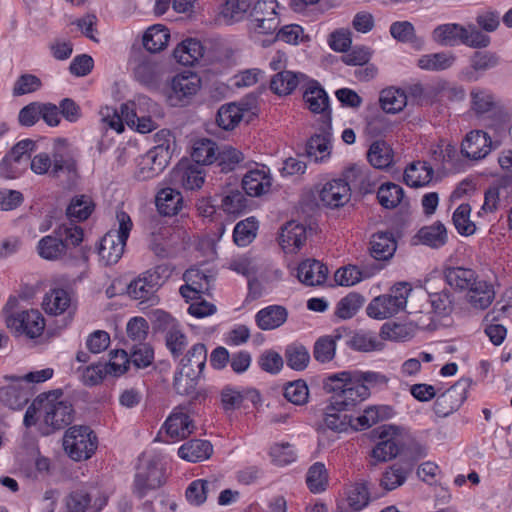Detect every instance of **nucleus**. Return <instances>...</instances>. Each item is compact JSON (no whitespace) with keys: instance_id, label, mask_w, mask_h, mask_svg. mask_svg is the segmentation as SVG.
Listing matches in <instances>:
<instances>
[{"instance_id":"nucleus-25","label":"nucleus","mask_w":512,"mask_h":512,"mask_svg":"<svg viewBox=\"0 0 512 512\" xmlns=\"http://www.w3.org/2000/svg\"><path fill=\"white\" fill-rule=\"evenodd\" d=\"M306 241L305 227L296 222H288L281 230L279 243L287 253H295Z\"/></svg>"},{"instance_id":"nucleus-5","label":"nucleus","mask_w":512,"mask_h":512,"mask_svg":"<svg viewBox=\"0 0 512 512\" xmlns=\"http://www.w3.org/2000/svg\"><path fill=\"white\" fill-rule=\"evenodd\" d=\"M118 230L108 231L101 239L98 254L105 265L116 264L122 257L127 239L133 227L130 216L119 211L116 214Z\"/></svg>"},{"instance_id":"nucleus-26","label":"nucleus","mask_w":512,"mask_h":512,"mask_svg":"<svg viewBox=\"0 0 512 512\" xmlns=\"http://www.w3.org/2000/svg\"><path fill=\"white\" fill-rule=\"evenodd\" d=\"M288 318V311L281 305H269L259 310L255 322L261 330H273L282 326Z\"/></svg>"},{"instance_id":"nucleus-30","label":"nucleus","mask_w":512,"mask_h":512,"mask_svg":"<svg viewBox=\"0 0 512 512\" xmlns=\"http://www.w3.org/2000/svg\"><path fill=\"white\" fill-rule=\"evenodd\" d=\"M397 248L393 234L390 232L375 233L370 241L371 257L378 261L390 259Z\"/></svg>"},{"instance_id":"nucleus-14","label":"nucleus","mask_w":512,"mask_h":512,"mask_svg":"<svg viewBox=\"0 0 512 512\" xmlns=\"http://www.w3.org/2000/svg\"><path fill=\"white\" fill-rule=\"evenodd\" d=\"M165 482L164 472L156 463L150 462L135 474L133 493L140 499L150 491L160 488Z\"/></svg>"},{"instance_id":"nucleus-41","label":"nucleus","mask_w":512,"mask_h":512,"mask_svg":"<svg viewBox=\"0 0 512 512\" xmlns=\"http://www.w3.org/2000/svg\"><path fill=\"white\" fill-rule=\"evenodd\" d=\"M499 64V57L496 53L490 51H477L470 57V66L472 71L468 72L467 79L469 81H476L478 76L477 72H485L495 68Z\"/></svg>"},{"instance_id":"nucleus-58","label":"nucleus","mask_w":512,"mask_h":512,"mask_svg":"<svg viewBox=\"0 0 512 512\" xmlns=\"http://www.w3.org/2000/svg\"><path fill=\"white\" fill-rule=\"evenodd\" d=\"M409 472V469L394 464L383 473L380 485L387 491L394 490L406 481Z\"/></svg>"},{"instance_id":"nucleus-33","label":"nucleus","mask_w":512,"mask_h":512,"mask_svg":"<svg viewBox=\"0 0 512 512\" xmlns=\"http://www.w3.org/2000/svg\"><path fill=\"white\" fill-rule=\"evenodd\" d=\"M155 202L160 214L173 216L182 209L183 197L180 191L165 187L157 193Z\"/></svg>"},{"instance_id":"nucleus-6","label":"nucleus","mask_w":512,"mask_h":512,"mask_svg":"<svg viewBox=\"0 0 512 512\" xmlns=\"http://www.w3.org/2000/svg\"><path fill=\"white\" fill-rule=\"evenodd\" d=\"M412 287L408 282L394 284L389 292L375 297L367 306L368 316L375 319H387L406 308Z\"/></svg>"},{"instance_id":"nucleus-18","label":"nucleus","mask_w":512,"mask_h":512,"mask_svg":"<svg viewBox=\"0 0 512 512\" xmlns=\"http://www.w3.org/2000/svg\"><path fill=\"white\" fill-rule=\"evenodd\" d=\"M348 179H333L324 184L319 197L323 205L330 208L344 206L351 197V189Z\"/></svg>"},{"instance_id":"nucleus-42","label":"nucleus","mask_w":512,"mask_h":512,"mask_svg":"<svg viewBox=\"0 0 512 512\" xmlns=\"http://www.w3.org/2000/svg\"><path fill=\"white\" fill-rule=\"evenodd\" d=\"M456 60L452 52H438L422 55L417 64L421 69L428 71H442L450 68Z\"/></svg>"},{"instance_id":"nucleus-59","label":"nucleus","mask_w":512,"mask_h":512,"mask_svg":"<svg viewBox=\"0 0 512 512\" xmlns=\"http://www.w3.org/2000/svg\"><path fill=\"white\" fill-rule=\"evenodd\" d=\"M175 177L179 178L182 186L188 190L199 189L204 183L203 171L197 166L178 169Z\"/></svg>"},{"instance_id":"nucleus-21","label":"nucleus","mask_w":512,"mask_h":512,"mask_svg":"<svg viewBox=\"0 0 512 512\" xmlns=\"http://www.w3.org/2000/svg\"><path fill=\"white\" fill-rule=\"evenodd\" d=\"M383 265L372 263L363 265L361 268L355 265H348L335 272L334 279L338 285L353 286L363 279H367L378 273Z\"/></svg>"},{"instance_id":"nucleus-61","label":"nucleus","mask_w":512,"mask_h":512,"mask_svg":"<svg viewBox=\"0 0 512 512\" xmlns=\"http://www.w3.org/2000/svg\"><path fill=\"white\" fill-rule=\"evenodd\" d=\"M222 209L232 215L243 213L248 207V199L240 190H232L221 200Z\"/></svg>"},{"instance_id":"nucleus-7","label":"nucleus","mask_w":512,"mask_h":512,"mask_svg":"<svg viewBox=\"0 0 512 512\" xmlns=\"http://www.w3.org/2000/svg\"><path fill=\"white\" fill-rule=\"evenodd\" d=\"M97 445V436L85 425L70 427L63 437L64 450L75 461L89 459L95 453Z\"/></svg>"},{"instance_id":"nucleus-20","label":"nucleus","mask_w":512,"mask_h":512,"mask_svg":"<svg viewBox=\"0 0 512 512\" xmlns=\"http://www.w3.org/2000/svg\"><path fill=\"white\" fill-rule=\"evenodd\" d=\"M491 151V139L488 134L481 130L468 133L461 144L462 154L473 160L486 157Z\"/></svg>"},{"instance_id":"nucleus-4","label":"nucleus","mask_w":512,"mask_h":512,"mask_svg":"<svg viewBox=\"0 0 512 512\" xmlns=\"http://www.w3.org/2000/svg\"><path fill=\"white\" fill-rule=\"evenodd\" d=\"M169 276L168 265H157L132 280L127 286V294L130 298L139 300L141 304L155 306L160 301L157 291Z\"/></svg>"},{"instance_id":"nucleus-56","label":"nucleus","mask_w":512,"mask_h":512,"mask_svg":"<svg viewBox=\"0 0 512 512\" xmlns=\"http://www.w3.org/2000/svg\"><path fill=\"white\" fill-rule=\"evenodd\" d=\"M257 222L254 217L238 222L233 231L234 242L241 247L250 244L256 237Z\"/></svg>"},{"instance_id":"nucleus-3","label":"nucleus","mask_w":512,"mask_h":512,"mask_svg":"<svg viewBox=\"0 0 512 512\" xmlns=\"http://www.w3.org/2000/svg\"><path fill=\"white\" fill-rule=\"evenodd\" d=\"M31 170L37 175L48 174L58 177L60 173H75L77 163L65 138L54 141L51 155L46 152L36 154L30 161Z\"/></svg>"},{"instance_id":"nucleus-40","label":"nucleus","mask_w":512,"mask_h":512,"mask_svg":"<svg viewBox=\"0 0 512 512\" xmlns=\"http://www.w3.org/2000/svg\"><path fill=\"white\" fill-rule=\"evenodd\" d=\"M446 282L459 290H469L478 278L476 272L469 268L449 267L445 269Z\"/></svg>"},{"instance_id":"nucleus-17","label":"nucleus","mask_w":512,"mask_h":512,"mask_svg":"<svg viewBox=\"0 0 512 512\" xmlns=\"http://www.w3.org/2000/svg\"><path fill=\"white\" fill-rule=\"evenodd\" d=\"M381 441L373 448L371 456L376 462H386L396 457L400 451L397 427L384 425L378 428Z\"/></svg>"},{"instance_id":"nucleus-50","label":"nucleus","mask_w":512,"mask_h":512,"mask_svg":"<svg viewBox=\"0 0 512 512\" xmlns=\"http://www.w3.org/2000/svg\"><path fill=\"white\" fill-rule=\"evenodd\" d=\"M287 365L296 371L304 370L310 362V354L302 344H290L285 349Z\"/></svg>"},{"instance_id":"nucleus-53","label":"nucleus","mask_w":512,"mask_h":512,"mask_svg":"<svg viewBox=\"0 0 512 512\" xmlns=\"http://www.w3.org/2000/svg\"><path fill=\"white\" fill-rule=\"evenodd\" d=\"M250 7L248 0H226L220 14L226 23L232 24L242 20Z\"/></svg>"},{"instance_id":"nucleus-24","label":"nucleus","mask_w":512,"mask_h":512,"mask_svg":"<svg viewBox=\"0 0 512 512\" xmlns=\"http://www.w3.org/2000/svg\"><path fill=\"white\" fill-rule=\"evenodd\" d=\"M328 269L315 259L302 261L297 268L298 280L306 286H318L327 279Z\"/></svg>"},{"instance_id":"nucleus-49","label":"nucleus","mask_w":512,"mask_h":512,"mask_svg":"<svg viewBox=\"0 0 512 512\" xmlns=\"http://www.w3.org/2000/svg\"><path fill=\"white\" fill-rule=\"evenodd\" d=\"M380 104L387 113H398L407 104V97L404 91L396 88H387L381 91Z\"/></svg>"},{"instance_id":"nucleus-52","label":"nucleus","mask_w":512,"mask_h":512,"mask_svg":"<svg viewBox=\"0 0 512 512\" xmlns=\"http://www.w3.org/2000/svg\"><path fill=\"white\" fill-rule=\"evenodd\" d=\"M217 145L210 139H201L194 144L192 158L196 163L207 165L217 160Z\"/></svg>"},{"instance_id":"nucleus-64","label":"nucleus","mask_w":512,"mask_h":512,"mask_svg":"<svg viewBox=\"0 0 512 512\" xmlns=\"http://www.w3.org/2000/svg\"><path fill=\"white\" fill-rule=\"evenodd\" d=\"M472 109L477 114H484L491 111L495 105L493 94L486 89L474 88L471 93Z\"/></svg>"},{"instance_id":"nucleus-43","label":"nucleus","mask_w":512,"mask_h":512,"mask_svg":"<svg viewBox=\"0 0 512 512\" xmlns=\"http://www.w3.org/2000/svg\"><path fill=\"white\" fill-rule=\"evenodd\" d=\"M201 377L198 370L195 372L177 368L173 379L174 390L179 395H191L195 392Z\"/></svg>"},{"instance_id":"nucleus-27","label":"nucleus","mask_w":512,"mask_h":512,"mask_svg":"<svg viewBox=\"0 0 512 512\" xmlns=\"http://www.w3.org/2000/svg\"><path fill=\"white\" fill-rule=\"evenodd\" d=\"M394 415V410L388 405H374L367 407L363 414L353 418V429L365 430L377 424L380 421L390 419Z\"/></svg>"},{"instance_id":"nucleus-34","label":"nucleus","mask_w":512,"mask_h":512,"mask_svg":"<svg viewBox=\"0 0 512 512\" xmlns=\"http://www.w3.org/2000/svg\"><path fill=\"white\" fill-rule=\"evenodd\" d=\"M434 175L432 166L425 161L411 163L404 172V182L410 187H422L428 185Z\"/></svg>"},{"instance_id":"nucleus-1","label":"nucleus","mask_w":512,"mask_h":512,"mask_svg":"<svg viewBox=\"0 0 512 512\" xmlns=\"http://www.w3.org/2000/svg\"><path fill=\"white\" fill-rule=\"evenodd\" d=\"M83 241V229L70 223L59 226L51 235L44 236L37 244L41 258L49 261H70L76 257V247Z\"/></svg>"},{"instance_id":"nucleus-54","label":"nucleus","mask_w":512,"mask_h":512,"mask_svg":"<svg viewBox=\"0 0 512 512\" xmlns=\"http://www.w3.org/2000/svg\"><path fill=\"white\" fill-rule=\"evenodd\" d=\"M471 207L467 203L459 205L453 213L452 220L458 233L470 236L475 233L476 225L470 220Z\"/></svg>"},{"instance_id":"nucleus-28","label":"nucleus","mask_w":512,"mask_h":512,"mask_svg":"<svg viewBox=\"0 0 512 512\" xmlns=\"http://www.w3.org/2000/svg\"><path fill=\"white\" fill-rule=\"evenodd\" d=\"M29 401V391L19 379L0 388V402L12 410L22 409Z\"/></svg>"},{"instance_id":"nucleus-45","label":"nucleus","mask_w":512,"mask_h":512,"mask_svg":"<svg viewBox=\"0 0 512 512\" xmlns=\"http://www.w3.org/2000/svg\"><path fill=\"white\" fill-rule=\"evenodd\" d=\"M367 158L373 167L385 169L393 162V151L386 142L375 141L368 150Z\"/></svg>"},{"instance_id":"nucleus-47","label":"nucleus","mask_w":512,"mask_h":512,"mask_svg":"<svg viewBox=\"0 0 512 512\" xmlns=\"http://www.w3.org/2000/svg\"><path fill=\"white\" fill-rule=\"evenodd\" d=\"M244 109L236 103L222 105L216 115V123L224 130L234 129L242 120Z\"/></svg>"},{"instance_id":"nucleus-19","label":"nucleus","mask_w":512,"mask_h":512,"mask_svg":"<svg viewBox=\"0 0 512 512\" xmlns=\"http://www.w3.org/2000/svg\"><path fill=\"white\" fill-rule=\"evenodd\" d=\"M272 177L266 166L249 170L242 178V188L251 197H260L271 190Z\"/></svg>"},{"instance_id":"nucleus-62","label":"nucleus","mask_w":512,"mask_h":512,"mask_svg":"<svg viewBox=\"0 0 512 512\" xmlns=\"http://www.w3.org/2000/svg\"><path fill=\"white\" fill-rule=\"evenodd\" d=\"M165 342L167 349L174 358L180 357L188 345L187 336L180 325L174 329L172 328V330L165 335Z\"/></svg>"},{"instance_id":"nucleus-35","label":"nucleus","mask_w":512,"mask_h":512,"mask_svg":"<svg viewBox=\"0 0 512 512\" xmlns=\"http://www.w3.org/2000/svg\"><path fill=\"white\" fill-rule=\"evenodd\" d=\"M494 297L495 291L493 286L487 281L478 278L467 293L469 303L477 309H486L489 307Z\"/></svg>"},{"instance_id":"nucleus-31","label":"nucleus","mask_w":512,"mask_h":512,"mask_svg":"<svg viewBox=\"0 0 512 512\" xmlns=\"http://www.w3.org/2000/svg\"><path fill=\"white\" fill-rule=\"evenodd\" d=\"M213 453V446L207 440L193 439L178 449V456L188 462L196 463L207 460Z\"/></svg>"},{"instance_id":"nucleus-12","label":"nucleus","mask_w":512,"mask_h":512,"mask_svg":"<svg viewBox=\"0 0 512 512\" xmlns=\"http://www.w3.org/2000/svg\"><path fill=\"white\" fill-rule=\"evenodd\" d=\"M276 0H257L252 7L251 17L254 30L259 34H273L279 26Z\"/></svg>"},{"instance_id":"nucleus-15","label":"nucleus","mask_w":512,"mask_h":512,"mask_svg":"<svg viewBox=\"0 0 512 512\" xmlns=\"http://www.w3.org/2000/svg\"><path fill=\"white\" fill-rule=\"evenodd\" d=\"M168 163L167 148L153 147L140 158L135 177L140 181L151 179L163 171Z\"/></svg>"},{"instance_id":"nucleus-29","label":"nucleus","mask_w":512,"mask_h":512,"mask_svg":"<svg viewBox=\"0 0 512 512\" xmlns=\"http://www.w3.org/2000/svg\"><path fill=\"white\" fill-rule=\"evenodd\" d=\"M465 26L457 23H446L435 27L431 33L432 40L443 47H454L462 44Z\"/></svg>"},{"instance_id":"nucleus-13","label":"nucleus","mask_w":512,"mask_h":512,"mask_svg":"<svg viewBox=\"0 0 512 512\" xmlns=\"http://www.w3.org/2000/svg\"><path fill=\"white\" fill-rule=\"evenodd\" d=\"M183 280L185 284L179 292L188 302L200 298L201 294H209L214 276L198 267H191L184 272Z\"/></svg>"},{"instance_id":"nucleus-48","label":"nucleus","mask_w":512,"mask_h":512,"mask_svg":"<svg viewBox=\"0 0 512 512\" xmlns=\"http://www.w3.org/2000/svg\"><path fill=\"white\" fill-rule=\"evenodd\" d=\"M404 197L403 188L395 183H383L377 191L379 204L386 209L396 208Z\"/></svg>"},{"instance_id":"nucleus-57","label":"nucleus","mask_w":512,"mask_h":512,"mask_svg":"<svg viewBox=\"0 0 512 512\" xmlns=\"http://www.w3.org/2000/svg\"><path fill=\"white\" fill-rule=\"evenodd\" d=\"M93 209L94 205L91 199L87 196L81 195L72 199L66 213L71 221H83L91 215Z\"/></svg>"},{"instance_id":"nucleus-9","label":"nucleus","mask_w":512,"mask_h":512,"mask_svg":"<svg viewBox=\"0 0 512 512\" xmlns=\"http://www.w3.org/2000/svg\"><path fill=\"white\" fill-rule=\"evenodd\" d=\"M5 322L14 334L30 339L41 336L46 325L43 315L36 309L15 310L5 317Z\"/></svg>"},{"instance_id":"nucleus-60","label":"nucleus","mask_w":512,"mask_h":512,"mask_svg":"<svg viewBox=\"0 0 512 512\" xmlns=\"http://www.w3.org/2000/svg\"><path fill=\"white\" fill-rule=\"evenodd\" d=\"M349 346L358 351L370 352L382 349V342L378 340L373 332H359L351 337Z\"/></svg>"},{"instance_id":"nucleus-44","label":"nucleus","mask_w":512,"mask_h":512,"mask_svg":"<svg viewBox=\"0 0 512 512\" xmlns=\"http://www.w3.org/2000/svg\"><path fill=\"white\" fill-rule=\"evenodd\" d=\"M417 237L419 241L432 248H439L447 242V231L445 226L437 221L430 226L422 227Z\"/></svg>"},{"instance_id":"nucleus-2","label":"nucleus","mask_w":512,"mask_h":512,"mask_svg":"<svg viewBox=\"0 0 512 512\" xmlns=\"http://www.w3.org/2000/svg\"><path fill=\"white\" fill-rule=\"evenodd\" d=\"M322 387L326 393L333 394L331 399L336 405L346 410L370 396L369 386L360 382L354 373L348 371L324 378Z\"/></svg>"},{"instance_id":"nucleus-38","label":"nucleus","mask_w":512,"mask_h":512,"mask_svg":"<svg viewBox=\"0 0 512 512\" xmlns=\"http://www.w3.org/2000/svg\"><path fill=\"white\" fill-rule=\"evenodd\" d=\"M303 98L313 113H324L329 109V97L316 81L309 82Z\"/></svg>"},{"instance_id":"nucleus-63","label":"nucleus","mask_w":512,"mask_h":512,"mask_svg":"<svg viewBox=\"0 0 512 512\" xmlns=\"http://www.w3.org/2000/svg\"><path fill=\"white\" fill-rule=\"evenodd\" d=\"M69 512H96L91 505V496L85 490H76L69 494L66 501Z\"/></svg>"},{"instance_id":"nucleus-16","label":"nucleus","mask_w":512,"mask_h":512,"mask_svg":"<svg viewBox=\"0 0 512 512\" xmlns=\"http://www.w3.org/2000/svg\"><path fill=\"white\" fill-rule=\"evenodd\" d=\"M162 429H164L166 436L172 441H180L186 439L193 433L195 425L189 415L184 412V408L178 406L173 409L171 414L164 422Z\"/></svg>"},{"instance_id":"nucleus-10","label":"nucleus","mask_w":512,"mask_h":512,"mask_svg":"<svg viewBox=\"0 0 512 512\" xmlns=\"http://www.w3.org/2000/svg\"><path fill=\"white\" fill-rule=\"evenodd\" d=\"M201 87V79L195 73H182L172 79L168 101L171 106L188 105Z\"/></svg>"},{"instance_id":"nucleus-51","label":"nucleus","mask_w":512,"mask_h":512,"mask_svg":"<svg viewBox=\"0 0 512 512\" xmlns=\"http://www.w3.org/2000/svg\"><path fill=\"white\" fill-rule=\"evenodd\" d=\"M306 483L309 490L314 494L326 490L328 486V474L323 463L316 462L308 469Z\"/></svg>"},{"instance_id":"nucleus-32","label":"nucleus","mask_w":512,"mask_h":512,"mask_svg":"<svg viewBox=\"0 0 512 512\" xmlns=\"http://www.w3.org/2000/svg\"><path fill=\"white\" fill-rule=\"evenodd\" d=\"M204 55V46L194 38H188L182 41L174 49L173 56L176 61L182 65H194Z\"/></svg>"},{"instance_id":"nucleus-22","label":"nucleus","mask_w":512,"mask_h":512,"mask_svg":"<svg viewBox=\"0 0 512 512\" xmlns=\"http://www.w3.org/2000/svg\"><path fill=\"white\" fill-rule=\"evenodd\" d=\"M344 411L347 410L340 408V405H336L331 399L330 403L324 409L323 420L319 425V429H329L341 433L347 431L349 427L353 428V418L343 413Z\"/></svg>"},{"instance_id":"nucleus-36","label":"nucleus","mask_w":512,"mask_h":512,"mask_svg":"<svg viewBox=\"0 0 512 512\" xmlns=\"http://www.w3.org/2000/svg\"><path fill=\"white\" fill-rule=\"evenodd\" d=\"M72 298L70 293L63 288L51 289L43 299L44 310L51 315H60L71 306Z\"/></svg>"},{"instance_id":"nucleus-39","label":"nucleus","mask_w":512,"mask_h":512,"mask_svg":"<svg viewBox=\"0 0 512 512\" xmlns=\"http://www.w3.org/2000/svg\"><path fill=\"white\" fill-rule=\"evenodd\" d=\"M169 39V30L161 24H156L145 31L143 46L151 53H158L167 46Z\"/></svg>"},{"instance_id":"nucleus-55","label":"nucleus","mask_w":512,"mask_h":512,"mask_svg":"<svg viewBox=\"0 0 512 512\" xmlns=\"http://www.w3.org/2000/svg\"><path fill=\"white\" fill-rule=\"evenodd\" d=\"M364 304V298L358 293H349L336 306L335 315L343 320L352 318Z\"/></svg>"},{"instance_id":"nucleus-11","label":"nucleus","mask_w":512,"mask_h":512,"mask_svg":"<svg viewBox=\"0 0 512 512\" xmlns=\"http://www.w3.org/2000/svg\"><path fill=\"white\" fill-rule=\"evenodd\" d=\"M469 387V379H460L453 386L440 394L433 405L435 414L439 417H447L458 410L467 398Z\"/></svg>"},{"instance_id":"nucleus-37","label":"nucleus","mask_w":512,"mask_h":512,"mask_svg":"<svg viewBox=\"0 0 512 512\" xmlns=\"http://www.w3.org/2000/svg\"><path fill=\"white\" fill-rule=\"evenodd\" d=\"M207 360V348L203 343H195L186 352L185 355L180 359L178 367L180 369H189L193 371H199V375L202 376L203 370Z\"/></svg>"},{"instance_id":"nucleus-23","label":"nucleus","mask_w":512,"mask_h":512,"mask_svg":"<svg viewBox=\"0 0 512 512\" xmlns=\"http://www.w3.org/2000/svg\"><path fill=\"white\" fill-rule=\"evenodd\" d=\"M308 77L303 73L282 70L272 76L270 89L279 96L290 95L300 84L306 83Z\"/></svg>"},{"instance_id":"nucleus-8","label":"nucleus","mask_w":512,"mask_h":512,"mask_svg":"<svg viewBox=\"0 0 512 512\" xmlns=\"http://www.w3.org/2000/svg\"><path fill=\"white\" fill-rule=\"evenodd\" d=\"M43 401V422L52 430H60L73 421L74 410L72 404L63 398L59 389L41 393Z\"/></svg>"},{"instance_id":"nucleus-46","label":"nucleus","mask_w":512,"mask_h":512,"mask_svg":"<svg viewBox=\"0 0 512 512\" xmlns=\"http://www.w3.org/2000/svg\"><path fill=\"white\" fill-rule=\"evenodd\" d=\"M341 335H325L316 340L313 347L314 359L319 363L331 362L336 354V342Z\"/></svg>"}]
</instances>
